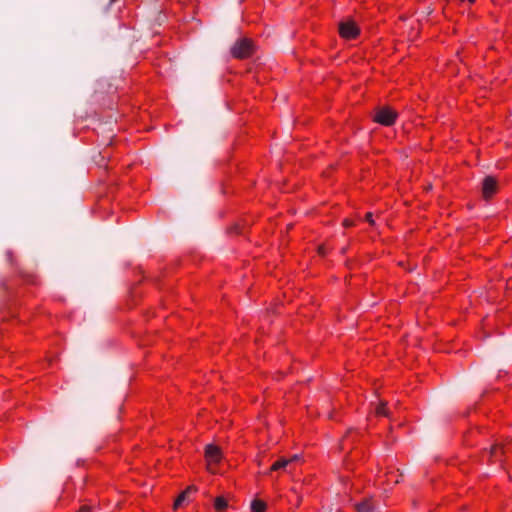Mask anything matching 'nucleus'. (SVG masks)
Returning <instances> with one entry per match:
<instances>
[{
  "label": "nucleus",
  "instance_id": "1",
  "mask_svg": "<svg viewBox=\"0 0 512 512\" xmlns=\"http://www.w3.org/2000/svg\"><path fill=\"white\" fill-rule=\"evenodd\" d=\"M205 459L207 462V469L210 473H216V465L222 459V452L218 446L209 444L205 448Z\"/></svg>",
  "mask_w": 512,
  "mask_h": 512
},
{
  "label": "nucleus",
  "instance_id": "6",
  "mask_svg": "<svg viewBox=\"0 0 512 512\" xmlns=\"http://www.w3.org/2000/svg\"><path fill=\"white\" fill-rule=\"evenodd\" d=\"M291 465V460H287V458H281L274 462L271 466L270 471H288V467Z\"/></svg>",
  "mask_w": 512,
  "mask_h": 512
},
{
  "label": "nucleus",
  "instance_id": "17",
  "mask_svg": "<svg viewBox=\"0 0 512 512\" xmlns=\"http://www.w3.org/2000/svg\"><path fill=\"white\" fill-rule=\"evenodd\" d=\"M319 253L324 254V250L322 247L319 248Z\"/></svg>",
  "mask_w": 512,
  "mask_h": 512
},
{
  "label": "nucleus",
  "instance_id": "15",
  "mask_svg": "<svg viewBox=\"0 0 512 512\" xmlns=\"http://www.w3.org/2000/svg\"><path fill=\"white\" fill-rule=\"evenodd\" d=\"M352 225H353L352 221H350L348 219L344 220V226L349 227V226H352Z\"/></svg>",
  "mask_w": 512,
  "mask_h": 512
},
{
  "label": "nucleus",
  "instance_id": "4",
  "mask_svg": "<svg viewBox=\"0 0 512 512\" xmlns=\"http://www.w3.org/2000/svg\"><path fill=\"white\" fill-rule=\"evenodd\" d=\"M339 33L344 39H353L359 34V28L352 20H345L339 24Z\"/></svg>",
  "mask_w": 512,
  "mask_h": 512
},
{
  "label": "nucleus",
  "instance_id": "5",
  "mask_svg": "<svg viewBox=\"0 0 512 512\" xmlns=\"http://www.w3.org/2000/svg\"><path fill=\"white\" fill-rule=\"evenodd\" d=\"M496 191H497V182H496V180L493 177H491V176H487L483 180V185H482L483 197L488 199L493 194H495Z\"/></svg>",
  "mask_w": 512,
  "mask_h": 512
},
{
  "label": "nucleus",
  "instance_id": "2",
  "mask_svg": "<svg viewBox=\"0 0 512 512\" xmlns=\"http://www.w3.org/2000/svg\"><path fill=\"white\" fill-rule=\"evenodd\" d=\"M253 52V44L247 39L243 38L238 40L233 47L231 48V53L235 58H246L250 56Z\"/></svg>",
  "mask_w": 512,
  "mask_h": 512
},
{
  "label": "nucleus",
  "instance_id": "8",
  "mask_svg": "<svg viewBox=\"0 0 512 512\" xmlns=\"http://www.w3.org/2000/svg\"><path fill=\"white\" fill-rule=\"evenodd\" d=\"M251 510L252 512H265L266 510V503L262 500L255 499L251 503Z\"/></svg>",
  "mask_w": 512,
  "mask_h": 512
},
{
  "label": "nucleus",
  "instance_id": "14",
  "mask_svg": "<svg viewBox=\"0 0 512 512\" xmlns=\"http://www.w3.org/2000/svg\"><path fill=\"white\" fill-rule=\"evenodd\" d=\"M78 512H90V507L88 506H83L79 509Z\"/></svg>",
  "mask_w": 512,
  "mask_h": 512
},
{
  "label": "nucleus",
  "instance_id": "3",
  "mask_svg": "<svg viewBox=\"0 0 512 512\" xmlns=\"http://www.w3.org/2000/svg\"><path fill=\"white\" fill-rule=\"evenodd\" d=\"M396 117L397 113L394 110L384 107L376 112L374 120L382 125L390 126L394 123Z\"/></svg>",
  "mask_w": 512,
  "mask_h": 512
},
{
  "label": "nucleus",
  "instance_id": "9",
  "mask_svg": "<svg viewBox=\"0 0 512 512\" xmlns=\"http://www.w3.org/2000/svg\"><path fill=\"white\" fill-rule=\"evenodd\" d=\"M358 512H372L374 507L370 500H365L356 505Z\"/></svg>",
  "mask_w": 512,
  "mask_h": 512
},
{
  "label": "nucleus",
  "instance_id": "11",
  "mask_svg": "<svg viewBox=\"0 0 512 512\" xmlns=\"http://www.w3.org/2000/svg\"><path fill=\"white\" fill-rule=\"evenodd\" d=\"M376 414L381 415V416H388V412H387L385 403L379 404V406L376 408Z\"/></svg>",
  "mask_w": 512,
  "mask_h": 512
},
{
  "label": "nucleus",
  "instance_id": "7",
  "mask_svg": "<svg viewBox=\"0 0 512 512\" xmlns=\"http://www.w3.org/2000/svg\"><path fill=\"white\" fill-rule=\"evenodd\" d=\"M227 507H228V501L224 497L219 496L215 499L214 508L217 512H221V511L225 510Z\"/></svg>",
  "mask_w": 512,
  "mask_h": 512
},
{
  "label": "nucleus",
  "instance_id": "13",
  "mask_svg": "<svg viewBox=\"0 0 512 512\" xmlns=\"http://www.w3.org/2000/svg\"><path fill=\"white\" fill-rule=\"evenodd\" d=\"M299 458H300L299 455H294L291 458H287V460H291V464H292L293 462L298 461Z\"/></svg>",
  "mask_w": 512,
  "mask_h": 512
},
{
  "label": "nucleus",
  "instance_id": "16",
  "mask_svg": "<svg viewBox=\"0 0 512 512\" xmlns=\"http://www.w3.org/2000/svg\"><path fill=\"white\" fill-rule=\"evenodd\" d=\"M497 450H498V446H494V447L492 448L491 453H492V454H496V453H497Z\"/></svg>",
  "mask_w": 512,
  "mask_h": 512
},
{
  "label": "nucleus",
  "instance_id": "10",
  "mask_svg": "<svg viewBox=\"0 0 512 512\" xmlns=\"http://www.w3.org/2000/svg\"><path fill=\"white\" fill-rule=\"evenodd\" d=\"M192 490V487H188L177 497V499L174 502V509H177L185 501L187 494Z\"/></svg>",
  "mask_w": 512,
  "mask_h": 512
},
{
  "label": "nucleus",
  "instance_id": "12",
  "mask_svg": "<svg viewBox=\"0 0 512 512\" xmlns=\"http://www.w3.org/2000/svg\"><path fill=\"white\" fill-rule=\"evenodd\" d=\"M366 220L371 224L373 225L374 224V220L372 218V213H367L366 214Z\"/></svg>",
  "mask_w": 512,
  "mask_h": 512
}]
</instances>
